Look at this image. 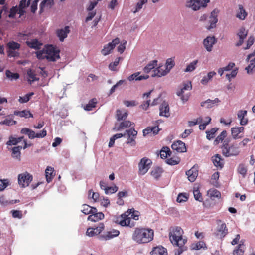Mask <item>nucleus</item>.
Returning <instances> with one entry per match:
<instances>
[{
	"mask_svg": "<svg viewBox=\"0 0 255 255\" xmlns=\"http://www.w3.org/2000/svg\"><path fill=\"white\" fill-rule=\"evenodd\" d=\"M154 231L152 229L145 228H136L134 231L132 239L138 244H145L153 239Z\"/></svg>",
	"mask_w": 255,
	"mask_h": 255,
	"instance_id": "nucleus-1",
	"label": "nucleus"
},
{
	"mask_svg": "<svg viewBox=\"0 0 255 255\" xmlns=\"http://www.w3.org/2000/svg\"><path fill=\"white\" fill-rule=\"evenodd\" d=\"M230 142L229 138L225 139L221 147L222 154L226 157L236 156L240 152L238 143L236 142L230 143Z\"/></svg>",
	"mask_w": 255,
	"mask_h": 255,
	"instance_id": "nucleus-2",
	"label": "nucleus"
},
{
	"mask_svg": "<svg viewBox=\"0 0 255 255\" xmlns=\"http://www.w3.org/2000/svg\"><path fill=\"white\" fill-rule=\"evenodd\" d=\"M183 230L180 227L175 226L171 228L169 232V238L171 242L179 247L184 246L187 242V240L183 238Z\"/></svg>",
	"mask_w": 255,
	"mask_h": 255,
	"instance_id": "nucleus-3",
	"label": "nucleus"
},
{
	"mask_svg": "<svg viewBox=\"0 0 255 255\" xmlns=\"http://www.w3.org/2000/svg\"><path fill=\"white\" fill-rule=\"evenodd\" d=\"M136 210L134 208L129 209L128 210L127 212L128 214L124 213L116 218L115 223L120 225L122 226H128L130 228L134 227L135 223L134 222H131L130 217L128 215L132 214L133 212H135Z\"/></svg>",
	"mask_w": 255,
	"mask_h": 255,
	"instance_id": "nucleus-4",
	"label": "nucleus"
},
{
	"mask_svg": "<svg viewBox=\"0 0 255 255\" xmlns=\"http://www.w3.org/2000/svg\"><path fill=\"white\" fill-rule=\"evenodd\" d=\"M45 50L47 59L49 61H55L60 58L59 50H57L53 45H49L45 46Z\"/></svg>",
	"mask_w": 255,
	"mask_h": 255,
	"instance_id": "nucleus-5",
	"label": "nucleus"
},
{
	"mask_svg": "<svg viewBox=\"0 0 255 255\" xmlns=\"http://www.w3.org/2000/svg\"><path fill=\"white\" fill-rule=\"evenodd\" d=\"M152 163V162L150 159L147 157L142 158L138 163V174H145L150 168Z\"/></svg>",
	"mask_w": 255,
	"mask_h": 255,
	"instance_id": "nucleus-6",
	"label": "nucleus"
},
{
	"mask_svg": "<svg viewBox=\"0 0 255 255\" xmlns=\"http://www.w3.org/2000/svg\"><path fill=\"white\" fill-rule=\"evenodd\" d=\"M32 180V175L26 171L19 174L18 176V184L22 188L28 186Z\"/></svg>",
	"mask_w": 255,
	"mask_h": 255,
	"instance_id": "nucleus-7",
	"label": "nucleus"
},
{
	"mask_svg": "<svg viewBox=\"0 0 255 255\" xmlns=\"http://www.w3.org/2000/svg\"><path fill=\"white\" fill-rule=\"evenodd\" d=\"M192 89V84L191 82L187 83H184L183 87L176 92L177 95L180 96L183 103L187 102L190 97V93H185V91H190Z\"/></svg>",
	"mask_w": 255,
	"mask_h": 255,
	"instance_id": "nucleus-8",
	"label": "nucleus"
},
{
	"mask_svg": "<svg viewBox=\"0 0 255 255\" xmlns=\"http://www.w3.org/2000/svg\"><path fill=\"white\" fill-rule=\"evenodd\" d=\"M210 0H187L186 6L194 11L206 7Z\"/></svg>",
	"mask_w": 255,
	"mask_h": 255,
	"instance_id": "nucleus-9",
	"label": "nucleus"
},
{
	"mask_svg": "<svg viewBox=\"0 0 255 255\" xmlns=\"http://www.w3.org/2000/svg\"><path fill=\"white\" fill-rule=\"evenodd\" d=\"M120 39L116 38L113 39L112 42L104 45L103 49L101 50L102 54L104 56L109 54L114 49L116 45L120 43Z\"/></svg>",
	"mask_w": 255,
	"mask_h": 255,
	"instance_id": "nucleus-10",
	"label": "nucleus"
},
{
	"mask_svg": "<svg viewBox=\"0 0 255 255\" xmlns=\"http://www.w3.org/2000/svg\"><path fill=\"white\" fill-rule=\"evenodd\" d=\"M105 226L103 223H100L98 226L94 228H88L86 231V235L89 237H93L99 235L104 229Z\"/></svg>",
	"mask_w": 255,
	"mask_h": 255,
	"instance_id": "nucleus-11",
	"label": "nucleus"
},
{
	"mask_svg": "<svg viewBox=\"0 0 255 255\" xmlns=\"http://www.w3.org/2000/svg\"><path fill=\"white\" fill-rule=\"evenodd\" d=\"M120 234L119 231L113 229L110 231L106 232L103 235L99 236V238L101 240H109L114 237H117Z\"/></svg>",
	"mask_w": 255,
	"mask_h": 255,
	"instance_id": "nucleus-12",
	"label": "nucleus"
},
{
	"mask_svg": "<svg viewBox=\"0 0 255 255\" xmlns=\"http://www.w3.org/2000/svg\"><path fill=\"white\" fill-rule=\"evenodd\" d=\"M198 166L194 165L190 170L186 172L188 180L193 182L195 181L198 175Z\"/></svg>",
	"mask_w": 255,
	"mask_h": 255,
	"instance_id": "nucleus-13",
	"label": "nucleus"
},
{
	"mask_svg": "<svg viewBox=\"0 0 255 255\" xmlns=\"http://www.w3.org/2000/svg\"><path fill=\"white\" fill-rule=\"evenodd\" d=\"M171 147L173 150H176L178 152L181 153L185 152L186 151L185 144L180 140L174 142L172 144Z\"/></svg>",
	"mask_w": 255,
	"mask_h": 255,
	"instance_id": "nucleus-14",
	"label": "nucleus"
},
{
	"mask_svg": "<svg viewBox=\"0 0 255 255\" xmlns=\"http://www.w3.org/2000/svg\"><path fill=\"white\" fill-rule=\"evenodd\" d=\"M218 13V10L217 9H214L211 13V15L209 16V21L210 23L209 27H207L208 29H211L216 27V24L218 21L217 19V14Z\"/></svg>",
	"mask_w": 255,
	"mask_h": 255,
	"instance_id": "nucleus-15",
	"label": "nucleus"
},
{
	"mask_svg": "<svg viewBox=\"0 0 255 255\" xmlns=\"http://www.w3.org/2000/svg\"><path fill=\"white\" fill-rule=\"evenodd\" d=\"M92 214L89 215L88 217V220L97 222L100 220L103 219L104 218V215L102 212H97V209L94 208L93 211L91 213Z\"/></svg>",
	"mask_w": 255,
	"mask_h": 255,
	"instance_id": "nucleus-16",
	"label": "nucleus"
},
{
	"mask_svg": "<svg viewBox=\"0 0 255 255\" xmlns=\"http://www.w3.org/2000/svg\"><path fill=\"white\" fill-rule=\"evenodd\" d=\"M165 66H159L153 70V73L152 74V77L157 76L161 77L166 75L169 72V70L166 69Z\"/></svg>",
	"mask_w": 255,
	"mask_h": 255,
	"instance_id": "nucleus-17",
	"label": "nucleus"
},
{
	"mask_svg": "<svg viewBox=\"0 0 255 255\" xmlns=\"http://www.w3.org/2000/svg\"><path fill=\"white\" fill-rule=\"evenodd\" d=\"M160 112L159 115L161 116H164L165 117H168L170 116V114L169 112V106L168 104L164 101L160 106Z\"/></svg>",
	"mask_w": 255,
	"mask_h": 255,
	"instance_id": "nucleus-18",
	"label": "nucleus"
},
{
	"mask_svg": "<svg viewBox=\"0 0 255 255\" xmlns=\"http://www.w3.org/2000/svg\"><path fill=\"white\" fill-rule=\"evenodd\" d=\"M216 39L214 37H207L204 40L203 44L207 51L210 52L212 50L213 45L215 43Z\"/></svg>",
	"mask_w": 255,
	"mask_h": 255,
	"instance_id": "nucleus-19",
	"label": "nucleus"
},
{
	"mask_svg": "<svg viewBox=\"0 0 255 255\" xmlns=\"http://www.w3.org/2000/svg\"><path fill=\"white\" fill-rule=\"evenodd\" d=\"M212 161L214 165L219 169H222L224 166V159L222 158L221 155L218 154L212 157Z\"/></svg>",
	"mask_w": 255,
	"mask_h": 255,
	"instance_id": "nucleus-20",
	"label": "nucleus"
},
{
	"mask_svg": "<svg viewBox=\"0 0 255 255\" xmlns=\"http://www.w3.org/2000/svg\"><path fill=\"white\" fill-rule=\"evenodd\" d=\"M220 102V100L218 98H215L214 100L208 99L206 101L201 102V106L205 107L207 108H211Z\"/></svg>",
	"mask_w": 255,
	"mask_h": 255,
	"instance_id": "nucleus-21",
	"label": "nucleus"
},
{
	"mask_svg": "<svg viewBox=\"0 0 255 255\" xmlns=\"http://www.w3.org/2000/svg\"><path fill=\"white\" fill-rule=\"evenodd\" d=\"M26 44L30 48L38 50L40 49L42 44L37 39H33L30 41H26Z\"/></svg>",
	"mask_w": 255,
	"mask_h": 255,
	"instance_id": "nucleus-22",
	"label": "nucleus"
},
{
	"mask_svg": "<svg viewBox=\"0 0 255 255\" xmlns=\"http://www.w3.org/2000/svg\"><path fill=\"white\" fill-rule=\"evenodd\" d=\"M150 254L151 255H167L166 249L162 246L154 247Z\"/></svg>",
	"mask_w": 255,
	"mask_h": 255,
	"instance_id": "nucleus-23",
	"label": "nucleus"
},
{
	"mask_svg": "<svg viewBox=\"0 0 255 255\" xmlns=\"http://www.w3.org/2000/svg\"><path fill=\"white\" fill-rule=\"evenodd\" d=\"M54 4V0H43L40 4V13L43 12L45 9H49Z\"/></svg>",
	"mask_w": 255,
	"mask_h": 255,
	"instance_id": "nucleus-24",
	"label": "nucleus"
},
{
	"mask_svg": "<svg viewBox=\"0 0 255 255\" xmlns=\"http://www.w3.org/2000/svg\"><path fill=\"white\" fill-rule=\"evenodd\" d=\"M69 32V27L66 26L64 29L58 30L56 33L60 41H63L64 39L67 37V34Z\"/></svg>",
	"mask_w": 255,
	"mask_h": 255,
	"instance_id": "nucleus-25",
	"label": "nucleus"
},
{
	"mask_svg": "<svg viewBox=\"0 0 255 255\" xmlns=\"http://www.w3.org/2000/svg\"><path fill=\"white\" fill-rule=\"evenodd\" d=\"M217 235L221 238H224L228 233V229L225 223H222L217 227Z\"/></svg>",
	"mask_w": 255,
	"mask_h": 255,
	"instance_id": "nucleus-26",
	"label": "nucleus"
},
{
	"mask_svg": "<svg viewBox=\"0 0 255 255\" xmlns=\"http://www.w3.org/2000/svg\"><path fill=\"white\" fill-rule=\"evenodd\" d=\"M55 175V173H54V168L48 166L45 170V176L47 182L48 183L50 182Z\"/></svg>",
	"mask_w": 255,
	"mask_h": 255,
	"instance_id": "nucleus-27",
	"label": "nucleus"
},
{
	"mask_svg": "<svg viewBox=\"0 0 255 255\" xmlns=\"http://www.w3.org/2000/svg\"><path fill=\"white\" fill-rule=\"evenodd\" d=\"M163 170L160 167L154 168L150 172L151 175L156 180H158L163 172Z\"/></svg>",
	"mask_w": 255,
	"mask_h": 255,
	"instance_id": "nucleus-28",
	"label": "nucleus"
},
{
	"mask_svg": "<svg viewBox=\"0 0 255 255\" xmlns=\"http://www.w3.org/2000/svg\"><path fill=\"white\" fill-rule=\"evenodd\" d=\"M140 72H136L131 75L128 77V80L130 81L135 80L136 81H140L144 79H147L149 76L146 75H140L139 76Z\"/></svg>",
	"mask_w": 255,
	"mask_h": 255,
	"instance_id": "nucleus-29",
	"label": "nucleus"
},
{
	"mask_svg": "<svg viewBox=\"0 0 255 255\" xmlns=\"http://www.w3.org/2000/svg\"><path fill=\"white\" fill-rule=\"evenodd\" d=\"M14 115L18 116L21 118H33V114L28 110H24L21 111H15L14 112Z\"/></svg>",
	"mask_w": 255,
	"mask_h": 255,
	"instance_id": "nucleus-30",
	"label": "nucleus"
},
{
	"mask_svg": "<svg viewBox=\"0 0 255 255\" xmlns=\"http://www.w3.org/2000/svg\"><path fill=\"white\" fill-rule=\"evenodd\" d=\"M247 16V13L242 5H239V10L237 13L236 17L241 19L244 20Z\"/></svg>",
	"mask_w": 255,
	"mask_h": 255,
	"instance_id": "nucleus-31",
	"label": "nucleus"
},
{
	"mask_svg": "<svg viewBox=\"0 0 255 255\" xmlns=\"http://www.w3.org/2000/svg\"><path fill=\"white\" fill-rule=\"evenodd\" d=\"M244 253V241L241 240L240 244L238 245L233 251L234 255H243Z\"/></svg>",
	"mask_w": 255,
	"mask_h": 255,
	"instance_id": "nucleus-32",
	"label": "nucleus"
},
{
	"mask_svg": "<svg viewBox=\"0 0 255 255\" xmlns=\"http://www.w3.org/2000/svg\"><path fill=\"white\" fill-rule=\"evenodd\" d=\"M21 133L27 135L29 138L32 139L35 138V132L28 128H23L21 130Z\"/></svg>",
	"mask_w": 255,
	"mask_h": 255,
	"instance_id": "nucleus-33",
	"label": "nucleus"
},
{
	"mask_svg": "<svg viewBox=\"0 0 255 255\" xmlns=\"http://www.w3.org/2000/svg\"><path fill=\"white\" fill-rule=\"evenodd\" d=\"M157 65V60H154L150 62L144 68L143 71L146 73H148L150 71L154 69Z\"/></svg>",
	"mask_w": 255,
	"mask_h": 255,
	"instance_id": "nucleus-34",
	"label": "nucleus"
},
{
	"mask_svg": "<svg viewBox=\"0 0 255 255\" xmlns=\"http://www.w3.org/2000/svg\"><path fill=\"white\" fill-rule=\"evenodd\" d=\"M171 154V151L169 148L168 147H163L160 153V157L162 159H166L168 156H170Z\"/></svg>",
	"mask_w": 255,
	"mask_h": 255,
	"instance_id": "nucleus-35",
	"label": "nucleus"
},
{
	"mask_svg": "<svg viewBox=\"0 0 255 255\" xmlns=\"http://www.w3.org/2000/svg\"><path fill=\"white\" fill-rule=\"evenodd\" d=\"M216 73L215 71L209 72L207 76L203 77L202 79L201 80V83L203 85H206L208 83L209 81L212 79V78L216 75Z\"/></svg>",
	"mask_w": 255,
	"mask_h": 255,
	"instance_id": "nucleus-36",
	"label": "nucleus"
},
{
	"mask_svg": "<svg viewBox=\"0 0 255 255\" xmlns=\"http://www.w3.org/2000/svg\"><path fill=\"white\" fill-rule=\"evenodd\" d=\"M128 113L127 112H123L120 110H117L116 118L117 121H120L121 120H125L128 117Z\"/></svg>",
	"mask_w": 255,
	"mask_h": 255,
	"instance_id": "nucleus-37",
	"label": "nucleus"
},
{
	"mask_svg": "<svg viewBox=\"0 0 255 255\" xmlns=\"http://www.w3.org/2000/svg\"><path fill=\"white\" fill-rule=\"evenodd\" d=\"M7 47L8 50H18L20 48V44L15 41H11L7 43Z\"/></svg>",
	"mask_w": 255,
	"mask_h": 255,
	"instance_id": "nucleus-38",
	"label": "nucleus"
},
{
	"mask_svg": "<svg viewBox=\"0 0 255 255\" xmlns=\"http://www.w3.org/2000/svg\"><path fill=\"white\" fill-rule=\"evenodd\" d=\"M28 81L31 84V82L39 80V78H36L35 72L31 69L27 71Z\"/></svg>",
	"mask_w": 255,
	"mask_h": 255,
	"instance_id": "nucleus-39",
	"label": "nucleus"
},
{
	"mask_svg": "<svg viewBox=\"0 0 255 255\" xmlns=\"http://www.w3.org/2000/svg\"><path fill=\"white\" fill-rule=\"evenodd\" d=\"M238 173L242 175V177L244 178L247 172V167L243 164L239 165L237 168Z\"/></svg>",
	"mask_w": 255,
	"mask_h": 255,
	"instance_id": "nucleus-40",
	"label": "nucleus"
},
{
	"mask_svg": "<svg viewBox=\"0 0 255 255\" xmlns=\"http://www.w3.org/2000/svg\"><path fill=\"white\" fill-rule=\"evenodd\" d=\"M227 133L226 131L224 130L223 131L220 135H219L215 140H214V143L215 145H217L219 143L223 142L224 138L227 136Z\"/></svg>",
	"mask_w": 255,
	"mask_h": 255,
	"instance_id": "nucleus-41",
	"label": "nucleus"
},
{
	"mask_svg": "<svg viewBox=\"0 0 255 255\" xmlns=\"http://www.w3.org/2000/svg\"><path fill=\"white\" fill-rule=\"evenodd\" d=\"M134 125V123H131L129 121H124L120 123L119 127L118 128V130H120V129L128 127H133V125Z\"/></svg>",
	"mask_w": 255,
	"mask_h": 255,
	"instance_id": "nucleus-42",
	"label": "nucleus"
},
{
	"mask_svg": "<svg viewBox=\"0 0 255 255\" xmlns=\"http://www.w3.org/2000/svg\"><path fill=\"white\" fill-rule=\"evenodd\" d=\"M22 149V146H18L14 147L12 149V156L17 159H19L20 157V150Z\"/></svg>",
	"mask_w": 255,
	"mask_h": 255,
	"instance_id": "nucleus-43",
	"label": "nucleus"
},
{
	"mask_svg": "<svg viewBox=\"0 0 255 255\" xmlns=\"http://www.w3.org/2000/svg\"><path fill=\"white\" fill-rule=\"evenodd\" d=\"M198 62V60H194L187 66L184 71L186 72L193 71L195 69Z\"/></svg>",
	"mask_w": 255,
	"mask_h": 255,
	"instance_id": "nucleus-44",
	"label": "nucleus"
},
{
	"mask_svg": "<svg viewBox=\"0 0 255 255\" xmlns=\"http://www.w3.org/2000/svg\"><path fill=\"white\" fill-rule=\"evenodd\" d=\"M97 101L96 99H93L89 102V103L84 107V109L87 111H91L92 109L96 107Z\"/></svg>",
	"mask_w": 255,
	"mask_h": 255,
	"instance_id": "nucleus-45",
	"label": "nucleus"
},
{
	"mask_svg": "<svg viewBox=\"0 0 255 255\" xmlns=\"http://www.w3.org/2000/svg\"><path fill=\"white\" fill-rule=\"evenodd\" d=\"M166 162L169 165H175L178 164L180 163V159L178 157H171L168 158Z\"/></svg>",
	"mask_w": 255,
	"mask_h": 255,
	"instance_id": "nucleus-46",
	"label": "nucleus"
},
{
	"mask_svg": "<svg viewBox=\"0 0 255 255\" xmlns=\"http://www.w3.org/2000/svg\"><path fill=\"white\" fill-rule=\"evenodd\" d=\"M6 77L11 80H16L19 78V75L17 73H12L10 70H6L5 72Z\"/></svg>",
	"mask_w": 255,
	"mask_h": 255,
	"instance_id": "nucleus-47",
	"label": "nucleus"
},
{
	"mask_svg": "<svg viewBox=\"0 0 255 255\" xmlns=\"http://www.w3.org/2000/svg\"><path fill=\"white\" fill-rule=\"evenodd\" d=\"M218 128H213L209 131H206V137L208 140H211L215 137L216 132L217 131Z\"/></svg>",
	"mask_w": 255,
	"mask_h": 255,
	"instance_id": "nucleus-48",
	"label": "nucleus"
},
{
	"mask_svg": "<svg viewBox=\"0 0 255 255\" xmlns=\"http://www.w3.org/2000/svg\"><path fill=\"white\" fill-rule=\"evenodd\" d=\"M94 208L92 207L87 204H84L82 206V209L81 210V211L85 215H88L92 213L94 210Z\"/></svg>",
	"mask_w": 255,
	"mask_h": 255,
	"instance_id": "nucleus-49",
	"label": "nucleus"
},
{
	"mask_svg": "<svg viewBox=\"0 0 255 255\" xmlns=\"http://www.w3.org/2000/svg\"><path fill=\"white\" fill-rule=\"evenodd\" d=\"M34 95L33 92H31L27 94L24 96L20 97L19 102L21 103H24L27 102L30 99L31 97Z\"/></svg>",
	"mask_w": 255,
	"mask_h": 255,
	"instance_id": "nucleus-50",
	"label": "nucleus"
},
{
	"mask_svg": "<svg viewBox=\"0 0 255 255\" xmlns=\"http://www.w3.org/2000/svg\"><path fill=\"white\" fill-rule=\"evenodd\" d=\"M16 124L17 122L13 120L12 118H6L4 120L0 122V125H6L7 126H12Z\"/></svg>",
	"mask_w": 255,
	"mask_h": 255,
	"instance_id": "nucleus-51",
	"label": "nucleus"
},
{
	"mask_svg": "<svg viewBox=\"0 0 255 255\" xmlns=\"http://www.w3.org/2000/svg\"><path fill=\"white\" fill-rule=\"evenodd\" d=\"M231 130L232 137L234 139L242 137V136H239L240 132L238 127L232 128Z\"/></svg>",
	"mask_w": 255,
	"mask_h": 255,
	"instance_id": "nucleus-52",
	"label": "nucleus"
},
{
	"mask_svg": "<svg viewBox=\"0 0 255 255\" xmlns=\"http://www.w3.org/2000/svg\"><path fill=\"white\" fill-rule=\"evenodd\" d=\"M120 59V57L117 58L115 60L114 62L110 63V64L109 65V69L111 70V71H116V67L119 64Z\"/></svg>",
	"mask_w": 255,
	"mask_h": 255,
	"instance_id": "nucleus-53",
	"label": "nucleus"
},
{
	"mask_svg": "<svg viewBox=\"0 0 255 255\" xmlns=\"http://www.w3.org/2000/svg\"><path fill=\"white\" fill-rule=\"evenodd\" d=\"M23 138V137L18 138L10 137L9 138V140L7 142V144L8 145H16L18 143L20 142Z\"/></svg>",
	"mask_w": 255,
	"mask_h": 255,
	"instance_id": "nucleus-54",
	"label": "nucleus"
},
{
	"mask_svg": "<svg viewBox=\"0 0 255 255\" xmlns=\"http://www.w3.org/2000/svg\"><path fill=\"white\" fill-rule=\"evenodd\" d=\"M118 190V187L116 186L107 187L105 188V192L106 194H112L116 192Z\"/></svg>",
	"mask_w": 255,
	"mask_h": 255,
	"instance_id": "nucleus-55",
	"label": "nucleus"
},
{
	"mask_svg": "<svg viewBox=\"0 0 255 255\" xmlns=\"http://www.w3.org/2000/svg\"><path fill=\"white\" fill-rule=\"evenodd\" d=\"M89 198L93 199L95 201H97L99 198V194L97 192H93L92 190H90L88 193Z\"/></svg>",
	"mask_w": 255,
	"mask_h": 255,
	"instance_id": "nucleus-56",
	"label": "nucleus"
},
{
	"mask_svg": "<svg viewBox=\"0 0 255 255\" xmlns=\"http://www.w3.org/2000/svg\"><path fill=\"white\" fill-rule=\"evenodd\" d=\"M126 134H128V137H136L137 134V131H136L133 128H130L129 129L126 130L125 132Z\"/></svg>",
	"mask_w": 255,
	"mask_h": 255,
	"instance_id": "nucleus-57",
	"label": "nucleus"
},
{
	"mask_svg": "<svg viewBox=\"0 0 255 255\" xmlns=\"http://www.w3.org/2000/svg\"><path fill=\"white\" fill-rule=\"evenodd\" d=\"M237 35L239 38H243V39H245L247 35V31H246L244 27H242L240 28L239 32L237 33Z\"/></svg>",
	"mask_w": 255,
	"mask_h": 255,
	"instance_id": "nucleus-58",
	"label": "nucleus"
},
{
	"mask_svg": "<svg viewBox=\"0 0 255 255\" xmlns=\"http://www.w3.org/2000/svg\"><path fill=\"white\" fill-rule=\"evenodd\" d=\"M37 58L39 59H47V56L45 50V48L42 50L38 51L36 52Z\"/></svg>",
	"mask_w": 255,
	"mask_h": 255,
	"instance_id": "nucleus-59",
	"label": "nucleus"
},
{
	"mask_svg": "<svg viewBox=\"0 0 255 255\" xmlns=\"http://www.w3.org/2000/svg\"><path fill=\"white\" fill-rule=\"evenodd\" d=\"M148 0H141L140 1H139L136 5V8L135 10L133 11V12L136 13L138 12L139 10H140L143 4L147 2Z\"/></svg>",
	"mask_w": 255,
	"mask_h": 255,
	"instance_id": "nucleus-60",
	"label": "nucleus"
},
{
	"mask_svg": "<svg viewBox=\"0 0 255 255\" xmlns=\"http://www.w3.org/2000/svg\"><path fill=\"white\" fill-rule=\"evenodd\" d=\"M9 184L7 179L0 180V191H3Z\"/></svg>",
	"mask_w": 255,
	"mask_h": 255,
	"instance_id": "nucleus-61",
	"label": "nucleus"
},
{
	"mask_svg": "<svg viewBox=\"0 0 255 255\" xmlns=\"http://www.w3.org/2000/svg\"><path fill=\"white\" fill-rule=\"evenodd\" d=\"M202 248H207L206 244L203 241H199L195 245L194 247H193V249L196 250H199Z\"/></svg>",
	"mask_w": 255,
	"mask_h": 255,
	"instance_id": "nucleus-62",
	"label": "nucleus"
},
{
	"mask_svg": "<svg viewBox=\"0 0 255 255\" xmlns=\"http://www.w3.org/2000/svg\"><path fill=\"white\" fill-rule=\"evenodd\" d=\"M12 217L14 218H17L18 219H21L22 218V213L20 210H13L11 211Z\"/></svg>",
	"mask_w": 255,
	"mask_h": 255,
	"instance_id": "nucleus-63",
	"label": "nucleus"
},
{
	"mask_svg": "<svg viewBox=\"0 0 255 255\" xmlns=\"http://www.w3.org/2000/svg\"><path fill=\"white\" fill-rule=\"evenodd\" d=\"M193 194L195 199L199 201L200 202H201L203 200L201 193L200 192V191L198 190H195L193 191Z\"/></svg>",
	"mask_w": 255,
	"mask_h": 255,
	"instance_id": "nucleus-64",
	"label": "nucleus"
}]
</instances>
